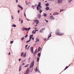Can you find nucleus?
I'll return each mask as SVG.
<instances>
[{
    "mask_svg": "<svg viewBox=\"0 0 74 74\" xmlns=\"http://www.w3.org/2000/svg\"><path fill=\"white\" fill-rule=\"evenodd\" d=\"M23 65H24L25 64V63H23Z\"/></svg>",
    "mask_w": 74,
    "mask_h": 74,
    "instance_id": "52",
    "label": "nucleus"
},
{
    "mask_svg": "<svg viewBox=\"0 0 74 74\" xmlns=\"http://www.w3.org/2000/svg\"><path fill=\"white\" fill-rule=\"evenodd\" d=\"M63 1V0H58V3H61Z\"/></svg>",
    "mask_w": 74,
    "mask_h": 74,
    "instance_id": "10",
    "label": "nucleus"
},
{
    "mask_svg": "<svg viewBox=\"0 0 74 74\" xmlns=\"http://www.w3.org/2000/svg\"><path fill=\"white\" fill-rule=\"evenodd\" d=\"M36 30L35 31H36H36H37H37H38V30Z\"/></svg>",
    "mask_w": 74,
    "mask_h": 74,
    "instance_id": "53",
    "label": "nucleus"
},
{
    "mask_svg": "<svg viewBox=\"0 0 74 74\" xmlns=\"http://www.w3.org/2000/svg\"><path fill=\"white\" fill-rule=\"evenodd\" d=\"M34 22H36V25H38L39 23V21H38V20H34Z\"/></svg>",
    "mask_w": 74,
    "mask_h": 74,
    "instance_id": "5",
    "label": "nucleus"
},
{
    "mask_svg": "<svg viewBox=\"0 0 74 74\" xmlns=\"http://www.w3.org/2000/svg\"><path fill=\"white\" fill-rule=\"evenodd\" d=\"M12 20L14 19V17H13V16H12Z\"/></svg>",
    "mask_w": 74,
    "mask_h": 74,
    "instance_id": "41",
    "label": "nucleus"
},
{
    "mask_svg": "<svg viewBox=\"0 0 74 74\" xmlns=\"http://www.w3.org/2000/svg\"><path fill=\"white\" fill-rule=\"evenodd\" d=\"M41 49V47H39L38 48V51H40Z\"/></svg>",
    "mask_w": 74,
    "mask_h": 74,
    "instance_id": "20",
    "label": "nucleus"
},
{
    "mask_svg": "<svg viewBox=\"0 0 74 74\" xmlns=\"http://www.w3.org/2000/svg\"><path fill=\"white\" fill-rule=\"evenodd\" d=\"M37 49H36V51L34 52V55L35 56L36 55V53H37Z\"/></svg>",
    "mask_w": 74,
    "mask_h": 74,
    "instance_id": "16",
    "label": "nucleus"
},
{
    "mask_svg": "<svg viewBox=\"0 0 74 74\" xmlns=\"http://www.w3.org/2000/svg\"><path fill=\"white\" fill-rule=\"evenodd\" d=\"M38 41H39V39H37V38L36 42H38Z\"/></svg>",
    "mask_w": 74,
    "mask_h": 74,
    "instance_id": "31",
    "label": "nucleus"
},
{
    "mask_svg": "<svg viewBox=\"0 0 74 74\" xmlns=\"http://www.w3.org/2000/svg\"><path fill=\"white\" fill-rule=\"evenodd\" d=\"M72 0H69V2H70Z\"/></svg>",
    "mask_w": 74,
    "mask_h": 74,
    "instance_id": "42",
    "label": "nucleus"
},
{
    "mask_svg": "<svg viewBox=\"0 0 74 74\" xmlns=\"http://www.w3.org/2000/svg\"><path fill=\"white\" fill-rule=\"evenodd\" d=\"M33 34L30 35V40H32V37L33 36Z\"/></svg>",
    "mask_w": 74,
    "mask_h": 74,
    "instance_id": "11",
    "label": "nucleus"
},
{
    "mask_svg": "<svg viewBox=\"0 0 74 74\" xmlns=\"http://www.w3.org/2000/svg\"><path fill=\"white\" fill-rule=\"evenodd\" d=\"M45 30V28H43L42 29L40 30L39 32H40V33H41L42 32V31H43V30Z\"/></svg>",
    "mask_w": 74,
    "mask_h": 74,
    "instance_id": "14",
    "label": "nucleus"
},
{
    "mask_svg": "<svg viewBox=\"0 0 74 74\" xmlns=\"http://www.w3.org/2000/svg\"><path fill=\"white\" fill-rule=\"evenodd\" d=\"M36 30H33L32 31V33H34V34H36Z\"/></svg>",
    "mask_w": 74,
    "mask_h": 74,
    "instance_id": "12",
    "label": "nucleus"
},
{
    "mask_svg": "<svg viewBox=\"0 0 74 74\" xmlns=\"http://www.w3.org/2000/svg\"><path fill=\"white\" fill-rule=\"evenodd\" d=\"M19 21H21V18H19Z\"/></svg>",
    "mask_w": 74,
    "mask_h": 74,
    "instance_id": "48",
    "label": "nucleus"
},
{
    "mask_svg": "<svg viewBox=\"0 0 74 74\" xmlns=\"http://www.w3.org/2000/svg\"><path fill=\"white\" fill-rule=\"evenodd\" d=\"M38 60H39V58H38L37 60V62H38Z\"/></svg>",
    "mask_w": 74,
    "mask_h": 74,
    "instance_id": "33",
    "label": "nucleus"
},
{
    "mask_svg": "<svg viewBox=\"0 0 74 74\" xmlns=\"http://www.w3.org/2000/svg\"><path fill=\"white\" fill-rule=\"evenodd\" d=\"M51 37V33H50L49 35V37H48V38H50Z\"/></svg>",
    "mask_w": 74,
    "mask_h": 74,
    "instance_id": "19",
    "label": "nucleus"
},
{
    "mask_svg": "<svg viewBox=\"0 0 74 74\" xmlns=\"http://www.w3.org/2000/svg\"><path fill=\"white\" fill-rule=\"evenodd\" d=\"M39 10H40L39 11V12H40V13H41V12H42V11L41 10V9L40 8H39Z\"/></svg>",
    "mask_w": 74,
    "mask_h": 74,
    "instance_id": "21",
    "label": "nucleus"
},
{
    "mask_svg": "<svg viewBox=\"0 0 74 74\" xmlns=\"http://www.w3.org/2000/svg\"><path fill=\"white\" fill-rule=\"evenodd\" d=\"M47 15V14H45V13L44 14V16H46Z\"/></svg>",
    "mask_w": 74,
    "mask_h": 74,
    "instance_id": "37",
    "label": "nucleus"
},
{
    "mask_svg": "<svg viewBox=\"0 0 74 74\" xmlns=\"http://www.w3.org/2000/svg\"><path fill=\"white\" fill-rule=\"evenodd\" d=\"M34 61H33L32 62H31V63L30 64V67H32V68L34 66Z\"/></svg>",
    "mask_w": 74,
    "mask_h": 74,
    "instance_id": "2",
    "label": "nucleus"
},
{
    "mask_svg": "<svg viewBox=\"0 0 74 74\" xmlns=\"http://www.w3.org/2000/svg\"><path fill=\"white\" fill-rule=\"evenodd\" d=\"M25 38V37H22L21 38V40H22V41H23V40H24Z\"/></svg>",
    "mask_w": 74,
    "mask_h": 74,
    "instance_id": "26",
    "label": "nucleus"
},
{
    "mask_svg": "<svg viewBox=\"0 0 74 74\" xmlns=\"http://www.w3.org/2000/svg\"><path fill=\"white\" fill-rule=\"evenodd\" d=\"M18 7H19L20 8H21V10H23V8H22V6H20V5H18Z\"/></svg>",
    "mask_w": 74,
    "mask_h": 74,
    "instance_id": "15",
    "label": "nucleus"
},
{
    "mask_svg": "<svg viewBox=\"0 0 74 74\" xmlns=\"http://www.w3.org/2000/svg\"><path fill=\"white\" fill-rule=\"evenodd\" d=\"M49 4L48 3H47L46 4V7H48V6H49Z\"/></svg>",
    "mask_w": 74,
    "mask_h": 74,
    "instance_id": "22",
    "label": "nucleus"
},
{
    "mask_svg": "<svg viewBox=\"0 0 74 74\" xmlns=\"http://www.w3.org/2000/svg\"><path fill=\"white\" fill-rule=\"evenodd\" d=\"M28 32H29V31H27V33H28Z\"/></svg>",
    "mask_w": 74,
    "mask_h": 74,
    "instance_id": "57",
    "label": "nucleus"
},
{
    "mask_svg": "<svg viewBox=\"0 0 74 74\" xmlns=\"http://www.w3.org/2000/svg\"><path fill=\"white\" fill-rule=\"evenodd\" d=\"M34 38H32V39L33 40H34Z\"/></svg>",
    "mask_w": 74,
    "mask_h": 74,
    "instance_id": "49",
    "label": "nucleus"
},
{
    "mask_svg": "<svg viewBox=\"0 0 74 74\" xmlns=\"http://www.w3.org/2000/svg\"><path fill=\"white\" fill-rule=\"evenodd\" d=\"M51 14H50V15H51Z\"/></svg>",
    "mask_w": 74,
    "mask_h": 74,
    "instance_id": "62",
    "label": "nucleus"
},
{
    "mask_svg": "<svg viewBox=\"0 0 74 74\" xmlns=\"http://www.w3.org/2000/svg\"><path fill=\"white\" fill-rule=\"evenodd\" d=\"M21 59H19V62H20V61H21Z\"/></svg>",
    "mask_w": 74,
    "mask_h": 74,
    "instance_id": "44",
    "label": "nucleus"
},
{
    "mask_svg": "<svg viewBox=\"0 0 74 74\" xmlns=\"http://www.w3.org/2000/svg\"><path fill=\"white\" fill-rule=\"evenodd\" d=\"M28 46V45H26V46H25V49H27V46Z\"/></svg>",
    "mask_w": 74,
    "mask_h": 74,
    "instance_id": "29",
    "label": "nucleus"
},
{
    "mask_svg": "<svg viewBox=\"0 0 74 74\" xmlns=\"http://www.w3.org/2000/svg\"><path fill=\"white\" fill-rule=\"evenodd\" d=\"M38 17L40 19V17L41 16V15H40V14H38Z\"/></svg>",
    "mask_w": 74,
    "mask_h": 74,
    "instance_id": "18",
    "label": "nucleus"
},
{
    "mask_svg": "<svg viewBox=\"0 0 74 74\" xmlns=\"http://www.w3.org/2000/svg\"><path fill=\"white\" fill-rule=\"evenodd\" d=\"M12 26H13V27H16V25H15V24H13V25H12Z\"/></svg>",
    "mask_w": 74,
    "mask_h": 74,
    "instance_id": "23",
    "label": "nucleus"
},
{
    "mask_svg": "<svg viewBox=\"0 0 74 74\" xmlns=\"http://www.w3.org/2000/svg\"><path fill=\"white\" fill-rule=\"evenodd\" d=\"M30 29H31V28L29 27L28 29H27V28H25L24 29H25V30H26V31H27V30H28V31H29V30Z\"/></svg>",
    "mask_w": 74,
    "mask_h": 74,
    "instance_id": "9",
    "label": "nucleus"
},
{
    "mask_svg": "<svg viewBox=\"0 0 74 74\" xmlns=\"http://www.w3.org/2000/svg\"><path fill=\"white\" fill-rule=\"evenodd\" d=\"M45 9L46 10L48 11V10H49V7H46Z\"/></svg>",
    "mask_w": 74,
    "mask_h": 74,
    "instance_id": "17",
    "label": "nucleus"
},
{
    "mask_svg": "<svg viewBox=\"0 0 74 74\" xmlns=\"http://www.w3.org/2000/svg\"><path fill=\"white\" fill-rule=\"evenodd\" d=\"M8 55H11V54H10V52H9V53Z\"/></svg>",
    "mask_w": 74,
    "mask_h": 74,
    "instance_id": "47",
    "label": "nucleus"
},
{
    "mask_svg": "<svg viewBox=\"0 0 74 74\" xmlns=\"http://www.w3.org/2000/svg\"><path fill=\"white\" fill-rule=\"evenodd\" d=\"M35 71H36V72H37V71H38V70L37 69V67L36 68L35 70Z\"/></svg>",
    "mask_w": 74,
    "mask_h": 74,
    "instance_id": "25",
    "label": "nucleus"
},
{
    "mask_svg": "<svg viewBox=\"0 0 74 74\" xmlns=\"http://www.w3.org/2000/svg\"><path fill=\"white\" fill-rule=\"evenodd\" d=\"M31 41V40H30V39H29V40H28L26 42V43H28V42H30V41Z\"/></svg>",
    "mask_w": 74,
    "mask_h": 74,
    "instance_id": "24",
    "label": "nucleus"
},
{
    "mask_svg": "<svg viewBox=\"0 0 74 74\" xmlns=\"http://www.w3.org/2000/svg\"><path fill=\"white\" fill-rule=\"evenodd\" d=\"M39 7H40V8H42V7H41V6H39Z\"/></svg>",
    "mask_w": 74,
    "mask_h": 74,
    "instance_id": "54",
    "label": "nucleus"
},
{
    "mask_svg": "<svg viewBox=\"0 0 74 74\" xmlns=\"http://www.w3.org/2000/svg\"><path fill=\"white\" fill-rule=\"evenodd\" d=\"M50 18L51 20H52V19H54V17H53V16L52 15H51L50 16Z\"/></svg>",
    "mask_w": 74,
    "mask_h": 74,
    "instance_id": "7",
    "label": "nucleus"
},
{
    "mask_svg": "<svg viewBox=\"0 0 74 74\" xmlns=\"http://www.w3.org/2000/svg\"><path fill=\"white\" fill-rule=\"evenodd\" d=\"M19 70L20 71L21 70V66H20V67L19 68Z\"/></svg>",
    "mask_w": 74,
    "mask_h": 74,
    "instance_id": "28",
    "label": "nucleus"
},
{
    "mask_svg": "<svg viewBox=\"0 0 74 74\" xmlns=\"http://www.w3.org/2000/svg\"><path fill=\"white\" fill-rule=\"evenodd\" d=\"M25 3L27 5L28 4V3H27V1H25Z\"/></svg>",
    "mask_w": 74,
    "mask_h": 74,
    "instance_id": "38",
    "label": "nucleus"
},
{
    "mask_svg": "<svg viewBox=\"0 0 74 74\" xmlns=\"http://www.w3.org/2000/svg\"><path fill=\"white\" fill-rule=\"evenodd\" d=\"M23 23V20H21V23Z\"/></svg>",
    "mask_w": 74,
    "mask_h": 74,
    "instance_id": "40",
    "label": "nucleus"
},
{
    "mask_svg": "<svg viewBox=\"0 0 74 74\" xmlns=\"http://www.w3.org/2000/svg\"><path fill=\"white\" fill-rule=\"evenodd\" d=\"M45 21H46V22H48V21H47V20L46 19H45Z\"/></svg>",
    "mask_w": 74,
    "mask_h": 74,
    "instance_id": "39",
    "label": "nucleus"
},
{
    "mask_svg": "<svg viewBox=\"0 0 74 74\" xmlns=\"http://www.w3.org/2000/svg\"><path fill=\"white\" fill-rule=\"evenodd\" d=\"M47 2V1H46L45 2Z\"/></svg>",
    "mask_w": 74,
    "mask_h": 74,
    "instance_id": "63",
    "label": "nucleus"
},
{
    "mask_svg": "<svg viewBox=\"0 0 74 74\" xmlns=\"http://www.w3.org/2000/svg\"><path fill=\"white\" fill-rule=\"evenodd\" d=\"M30 71V70L29 69V68H28L27 70H26L25 73V74H28L29 73V72Z\"/></svg>",
    "mask_w": 74,
    "mask_h": 74,
    "instance_id": "4",
    "label": "nucleus"
},
{
    "mask_svg": "<svg viewBox=\"0 0 74 74\" xmlns=\"http://www.w3.org/2000/svg\"><path fill=\"white\" fill-rule=\"evenodd\" d=\"M44 40H45V41H46V40H47V39H45Z\"/></svg>",
    "mask_w": 74,
    "mask_h": 74,
    "instance_id": "50",
    "label": "nucleus"
},
{
    "mask_svg": "<svg viewBox=\"0 0 74 74\" xmlns=\"http://www.w3.org/2000/svg\"><path fill=\"white\" fill-rule=\"evenodd\" d=\"M27 21H29V19H27Z\"/></svg>",
    "mask_w": 74,
    "mask_h": 74,
    "instance_id": "61",
    "label": "nucleus"
},
{
    "mask_svg": "<svg viewBox=\"0 0 74 74\" xmlns=\"http://www.w3.org/2000/svg\"><path fill=\"white\" fill-rule=\"evenodd\" d=\"M26 56V53H25V54H23V57H25V56Z\"/></svg>",
    "mask_w": 74,
    "mask_h": 74,
    "instance_id": "35",
    "label": "nucleus"
},
{
    "mask_svg": "<svg viewBox=\"0 0 74 74\" xmlns=\"http://www.w3.org/2000/svg\"><path fill=\"white\" fill-rule=\"evenodd\" d=\"M55 34L57 36H62L64 35V33H60V29H58L56 31Z\"/></svg>",
    "mask_w": 74,
    "mask_h": 74,
    "instance_id": "1",
    "label": "nucleus"
},
{
    "mask_svg": "<svg viewBox=\"0 0 74 74\" xmlns=\"http://www.w3.org/2000/svg\"><path fill=\"white\" fill-rule=\"evenodd\" d=\"M73 64H72V63L71 64H70L69 65V66H67L65 68V69H64V70H66V69H67L69 67V66H70V65H73Z\"/></svg>",
    "mask_w": 74,
    "mask_h": 74,
    "instance_id": "8",
    "label": "nucleus"
},
{
    "mask_svg": "<svg viewBox=\"0 0 74 74\" xmlns=\"http://www.w3.org/2000/svg\"><path fill=\"white\" fill-rule=\"evenodd\" d=\"M18 14H19V12H20V11L18 10Z\"/></svg>",
    "mask_w": 74,
    "mask_h": 74,
    "instance_id": "43",
    "label": "nucleus"
},
{
    "mask_svg": "<svg viewBox=\"0 0 74 74\" xmlns=\"http://www.w3.org/2000/svg\"><path fill=\"white\" fill-rule=\"evenodd\" d=\"M25 30V29H24H24L23 30V31H24V30Z\"/></svg>",
    "mask_w": 74,
    "mask_h": 74,
    "instance_id": "59",
    "label": "nucleus"
},
{
    "mask_svg": "<svg viewBox=\"0 0 74 74\" xmlns=\"http://www.w3.org/2000/svg\"><path fill=\"white\" fill-rule=\"evenodd\" d=\"M28 36V35H27V34L25 36V38H27V37Z\"/></svg>",
    "mask_w": 74,
    "mask_h": 74,
    "instance_id": "36",
    "label": "nucleus"
},
{
    "mask_svg": "<svg viewBox=\"0 0 74 74\" xmlns=\"http://www.w3.org/2000/svg\"><path fill=\"white\" fill-rule=\"evenodd\" d=\"M16 3H18V0H16Z\"/></svg>",
    "mask_w": 74,
    "mask_h": 74,
    "instance_id": "45",
    "label": "nucleus"
},
{
    "mask_svg": "<svg viewBox=\"0 0 74 74\" xmlns=\"http://www.w3.org/2000/svg\"><path fill=\"white\" fill-rule=\"evenodd\" d=\"M30 47V46H29L28 47V49H29V47Z\"/></svg>",
    "mask_w": 74,
    "mask_h": 74,
    "instance_id": "56",
    "label": "nucleus"
},
{
    "mask_svg": "<svg viewBox=\"0 0 74 74\" xmlns=\"http://www.w3.org/2000/svg\"><path fill=\"white\" fill-rule=\"evenodd\" d=\"M63 10H62V11H63Z\"/></svg>",
    "mask_w": 74,
    "mask_h": 74,
    "instance_id": "60",
    "label": "nucleus"
},
{
    "mask_svg": "<svg viewBox=\"0 0 74 74\" xmlns=\"http://www.w3.org/2000/svg\"><path fill=\"white\" fill-rule=\"evenodd\" d=\"M39 4L38 5V7H37V9L38 11H39V8H38V7H40L41 6V2H38V3Z\"/></svg>",
    "mask_w": 74,
    "mask_h": 74,
    "instance_id": "3",
    "label": "nucleus"
},
{
    "mask_svg": "<svg viewBox=\"0 0 74 74\" xmlns=\"http://www.w3.org/2000/svg\"><path fill=\"white\" fill-rule=\"evenodd\" d=\"M30 50L31 52L32 53H33V47H31L30 48Z\"/></svg>",
    "mask_w": 74,
    "mask_h": 74,
    "instance_id": "6",
    "label": "nucleus"
},
{
    "mask_svg": "<svg viewBox=\"0 0 74 74\" xmlns=\"http://www.w3.org/2000/svg\"><path fill=\"white\" fill-rule=\"evenodd\" d=\"M14 42V41H10V44H12Z\"/></svg>",
    "mask_w": 74,
    "mask_h": 74,
    "instance_id": "32",
    "label": "nucleus"
},
{
    "mask_svg": "<svg viewBox=\"0 0 74 74\" xmlns=\"http://www.w3.org/2000/svg\"><path fill=\"white\" fill-rule=\"evenodd\" d=\"M24 15H25V17H26V14H25V13Z\"/></svg>",
    "mask_w": 74,
    "mask_h": 74,
    "instance_id": "51",
    "label": "nucleus"
},
{
    "mask_svg": "<svg viewBox=\"0 0 74 74\" xmlns=\"http://www.w3.org/2000/svg\"><path fill=\"white\" fill-rule=\"evenodd\" d=\"M53 14V15H58L59 14L56 12L54 13Z\"/></svg>",
    "mask_w": 74,
    "mask_h": 74,
    "instance_id": "13",
    "label": "nucleus"
},
{
    "mask_svg": "<svg viewBox=\"0 0 74 74\" xmlns=\"http://www.w3.org/2000/svg\"><path fill=\"white\" fill-rule=\"evenodd\" d=\"M38 57H40V53H39L38 54Z\"/></svg>",
    "mask_w": 74,
    "mask_h": 74,
    "instance_id": "30",
    "label": "nucleus"
},
{
    "mask_svg": "<svg viewBox=\"0 0 74 74\" xmlns=\"http://www.w3.org/2000/svg\"><path fill=\"white\" fill-rule=\"evenodd\" d=\"M28 60H30V58H28Z\"/></svg>",
    "mask_w": 74,
    "mask_h": 74,
    "instance_id": "46",
    "label": "nucleus"
},
{
    "mask_svg": "<svg viewBox=\"0 0 74 74\" xmlns=\"http://www.w3.org/2000/svg\"><path fill=\"white\" fill-rule=\"evenodd\" d=\"M61 11H62V10H61L60 12H61Z\"/></svg>",
    "mask_w": 74,
    "mask_h": 74,
    "instance_id": "58",
    "label": "nucleus"
},
{
    "mask_svg": "<svg viewBox=\"0 0 74 74\" xmlns=\"http://www.w3.org/2000/svg\"><path fill=\"white\" fill-rule=\"evenodd\" d=\"M24 52H23L21 54V56H23V55Z\"/></svg>",
    "mask_w": 74,
    "mask_h": 74,
    "instance_id": "27",
    "label": "nucleus"
},
{
    "mask_svg": "<svg viewBox=\"0 0 74 74\" xmlns=\"http://www.w3.org/2000/svg\"><path fill=\"white\" fill-rule=\"evenodd\" d=\"M34 9V8H33Z\"/></svg>",
    "mask_w": 74,
    "mask_h": 74,
    "instance_id": "64",
    "label": "nucleus"
},
{
    "mask_svg": "<svg viewBox=\"0 0 74 74\" xmlns=\"http://www.w3.org/2000/svg\"><path fill=\"white\" fill-rule=\"evenodd\" d=\"M36 27V26H37V25L36 24V25H35Z\"/></svg>",
    "mask_w": 74,
    "mask_h": 74,
    "instance_id": "55",
    "label": "nucleus"
},
{
    "mask_svg": "<svg viewBox=\"0 0 74 74\" xmlns=\"http://www.w3.org/2000/svg\"><path fill=\"white\" fill-rule=\"evenodd\" d=\"M29 66V64H27L25 66V67H27V66Z\"/></svg>",
    "mask_w": 74,
    "mask_h": 74,
    "instance_id": "34",
    "label": "nucleus"
}]
</instances>
